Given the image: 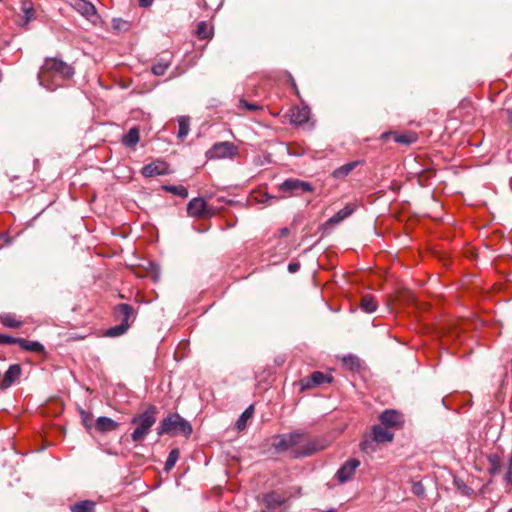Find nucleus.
<instances>
[{"instance_id":"nucleus-1","label":"nucleus","mask_w":512,"mask_h":512,"mask_svg":"<svg viewBox=\"0 0 512 512\" xmlns=\"http://www.w3.org/2000/svg\"><path fill=\"white\" fill-rule=\"evenodd\" d=\"M71 66L55 58L46 59L38 73V81L47 90L54 91L63 85V81L73 76Z\"/></svg>"},{"instance_id":"nucleus-2","label":"nucleus","mask_w":512,"mask_h":512,"mask_svg":"<svg viewBox=\"0 0 512 512\" xmlns=\"http://www.w3.org/2000/svg\"><path fill=\"white\" fill-rule=\"evenodd\" d=\"M157 408L154 405H149L148 408L139 414H136L131 419V424L136 428L131 434L134 442L140 443L148 435L150 428L156 423Z\"/></svg>"},{"instance_id":"nucleus-3","label":"nucleus","mask_w":512,"mask_h":512,"mask_svg":"<svg viewBox=\"0 0 512 512\" xmlns=\"http://www.w3.org/2000/svg\"><path fill=\"white\" fill-rule=\"evenodd\" d=\"M191 424L178 413H170L165 417L159 426L158 435L182 433L186 437L192 434Z\"/></svg>"},{"instance_id":"nucleus-4","label":"nucleus","mask_w":512,"mask_h":512,"mask_svg":"<svg viewBox=\"0 0 512 512\" xmlns=\"http://www.w3.org/2000/svg\"><path fill=\"white\" fill-rule=\"evenodd\" d=\"M207 154L210 158H233L238 154V148L232 142L223 141L215 143Z\"/></svg>"},{"instance_id":"nucleus-5","label":"nucleus","mask_w":512,"mask_h":512,"mask_svg":"<svg viewBox=\"0 0 512 512\" xmlns=\"http://www.w3.org/2000/svg\"><path fill=\"white\" fill-rule=\"evenodd\" d=\"M302 444V446L294 450L295 457L311 456L312 454L322 451L327 447V444L319 438L308 439L306 437V440Z\"/></svg>"},{"instance_id":"nucleus-6","label":"nucleus","mask_w":512,"mask_h":512,"mask_svg":"<svg viewBox=\"0 0 512 512\" xmlns=\"http://www.w3.org/2000/svg\"><path fill=\"white\" fill-rule=\"evenodd\" d=\"M187 213L194 218H206L213 215V211L207 207L206 201L200 197L190 200L187 205Z\"/></svg>"},{"instance_id":"nucleus-7","label":"nucleus","mask_w":512,"mask_h":512,"mask_svg":"<svg viewBox=\"0 0 512 512\" xmlns=\"http://www.w3.org/2000/svg\"><path fill=\"white\" fill-rule=\"evenodd\" d=\"M280 190L283 192H288L291 195H297L298 192L308 193L313 192V186L306 181H302L299 179H287L280 186Z\"/></svg>"},{"instance_id":"nucleus-8","label":"nucleus","mask_w":512,"mask_h":512,"mask_svg":"<svg viewBox=\"0 0 512 512\" xmlns=\"http://www.w3.org/2000/svg\"><path fill=\"white\" fill-rule=\"evenodd\" d=\"M114 317L120 324L126 323V327L129 328L130 321L135 319V310L129 304L121 303L115 306Z\"/></svg>"},{"instance_id":"nucleus-9","label":"nucleus","mask_w":512,"mask_h":512,"mask_svg":"<svg viewBox=\"0 0 512 512\" xmlns=\"http://www.w3.org/2000/svg\"><path fill=\"white\" fill-rule=\"evenodd\" d=\"M324 382L331 383L332 377L320 371H315L311 374L310 377L301 380V388L302 390L312 389L314 387L321 385Z\"/></svg>"},{"instance_id":"nucleus-10","label":"nucleus","mask_w":512,"mask_h":512,"mask_svg":"<svg viewBox=\"0 0 512 512\" xmlns=\"http://www.w3.org/2000/svg\"><path fill=\"white\" fill-rule=\"evenodd\" d=\"M360 461L357 459H349L337 471V478L341 483H345L352 479L356 469L359 467Z\"/></svg>"},{"instance_id":"nucleus-11","label":"nucleus","mask_w":512,"mask_h":512,"mask_svg":"<svg viewBox=\"0 0 512 512\" xmlns=\"http://www.w3.org/2000/svg\"><path fill=\"white\" fill-rule=\"evenodd\" d=\"M379 420L387 428L400 427L403 424V415L396 410H385Z\"/></svg>"},{"instance_id":"nucleus-12","label":"nucleus","mask_w":512,"mask_h":512,"mask_svg":"<svg viewBox=\"0 0 512 512\" xmlns=\"http://www.w3.org/2000/svg\"><path fill=\"white\" fill-rule=\"evenodd\" d=\"M390 137H392L396 143L403 144L406 146H408L412 143H415L417 141V135L414 132H407V133H402V134H399V133L393 132V131L384 132L381 134L380 138L383 141H386Z\"/></svg>"},{"instance_id":"nucleus-13","label":"nucleus","mask_w":512,"mask_h":512,"mask_svg":"<svg viewBox=\"0 0 512 512\" xmlns=\"http://www.w3.org/2000/svg\"><path fill=\"white\" fill-rule=\"evenodd\" d=\"M21 372L22 369L19 364L11 365L0 382V389L5 390L9 388L21 376Z\"/></svg>"},{"instance_id":"nucleus-14","label":"nucleus","mask_w":512,"mask_h":512,"mask_svg":"<svg viewBox=\"0 0 512 512\" xmlns=\"http://www.w3.org/2000/svg\"><path fill=\"white\" fill-rule=\"evenodd\" d=\"M168 173V165L163 161H155L145 165L142 168V174L145 177H154L158 175H165Z\"/></svg>"},{"instance_id":"nucleus-15","label":"nucleus","mask_w":512,"mask_h":512,"mask_svg":"<svg viewBox=\"0 0 512 512\" xmlns=\"http://www.w3.org/2000/svg\"><path fill=\"white\" fill-rule=\"evenodd\" d=\"M310 119V109L307 106L293 107L290 111V122L295 125H303Z\"/></svg>"},{"instance_id":"nucleus-16","label":"nucleus","mask_w":512,"mask_h":512,"mask_svg":"<svg viewBox=\"0 0 512 512\" xmlns=\"http://www.w3.org/2000/svg\"><path fill=\"white\" fill-rule=\"evenodd\" d=\"M355 210H356V206L352 203H348V204H346V206L343 209L339 210L334 216L329 218L325 222V225L333 226V225L339 224L340 222H342L343 220L348 218L350 215H352Z\"/></svg>"},{"instance_id":"nucleus-17","label":"nucleus","mask_w":512,"mask_h":512,"mask_svg":"<svg viewBox=\"0 0 512 512\" xmlns=\"http://www.w3.org/2000/svg\"><path fill=\"white\" fill-rule=\"evenodd\" d=\"M371 436L376 443L391 442L394 438V434L390 432L389 428L383 427L382 425H374L372 427Z\"/></svg>"},{"instance_id":"nucleus-18","label":"nucleus","mask_w":512,"mask_h":512,"mask_svg":"<svg viewBox=\"0 0 512 512\" xmlns=\"http://www.w3.org/2000/svg\"><path fill=\"white\" fill-rule=\"evenodd\" d=\"M94 427L100 433H107L118 429L119 423L109 417L101 416L96 419Z\"/></svg>"},{"instance_id":"nucleus-19","label":"nucleus","mask_w":512,"mask_h":512,"mask_svg":"<svg viewBox=\"0 0 512 512\" xmlns=\"http://www.w3.org/2000/svg\"><path fill=\"white\" fill-rule=\"evenodd\" d=\"M71 6L87 18L96 14L94 5L86 0H71Z\"/></svg>"},{"instance_id":"nucleus-20","label":"nucleus","mask_w":512,"mask_h":512,"mask_svg":"<svg viewBox=\"0 0 512 512\" xmlns=\"http://www.w3.org/2000/svg\"><path fill=\"white\" fill-rule=\"evenodd\" d=\"M253 414L254 406L250 405L245 409V411L240 415V417L236 421L234 426L235 430H237L238 432L244 431L246 429L248 420L252 418Z\"/></svg>"},{"instance_id":"nucleus-21","label":"nucleus","mask_w":512,"mask_h":512,"mask_svg":"<svg viewBox=\"0 0 512 512\" xmlns=\"http://www.w3.org/2000/svg\"><path fill=\"white\" fill-rule=\"evenodd\" d=\"M263 501L266 504L267 509L270 510L281 506L285 502V499L280 494L271 492L264 495Z\"/></svg>"},{"instance_id":"nucleus-22","label":"nucleus","mask_w":512,"mask_h":512,"mask_svg":"<svg viewBox=\"0 0 512 512\" xmlns=\"http://www.w3.org/2000/svg\"><path fill=\"white\" fill-rule=\"evenodd\" d=\"M272 447L277 453H281L291 448V445L287 439V436L282 434L273 437Z\"/></svg>"},{"instance_id":"nucleus-23","label":"nucleus","mask_w":512,"mask_h":512,"mask_svg":"<svg viewBox=\"0 0 512 512\" xmlns=\"http://www.w3.org/2000/svg\"><path fill=\"white\" fill-rule=\"evenodd\" d=\"M19 346L27 351L35 352V353H43L45 351L44 346L38 341H29L21 338Z\"/></svg>"},{"instance_id":"nucleus-24","label":"nucleus","mask_w":512,"mask_h":512,"mask_svg":"<svg viewBox=\"0 0 512 512\" xmlns=\"http://www.w3.org/2000/svg\"><path fill=\"white\" fill-rule=\"evenodd\" d=\"M72 512H95V503L90 500H83L71 505Z\"/></svg>"},{"instance_id":"nucleus-25","label":"nucleus","mask_w":512,"mask_h":512,"mask_svg":"<svg viewBox=\"0 0 512 512\" xmlns=\"http://www.w3.org/2000/svg\"><path fill=\"white\" fill-rule=\"evenodd\" d=\"M178 125H179V130H178L177 137L180 140H184V138L188 135L189 130H190V128H189L190 127V118L188 116L179 117Z\"/></svg>"},{"instance_id":"nucleus-26","label":"nucleus","mask_w":512,"mask_h":512,"mask_svg":"<svg viewBox=\"0 0 512 512\" xmlns=\"http://www.w3.org/2000/svg\"><path fill=\"white\" fill-rule=\"evenodd\" d=\"M139 142V130L137 127H132L128 133L123 137V143L127 147H134Z\"/></svg>"},{"instance_id":"nucleus-27","label":"nucleus","mask_w":512,"mask_h":512,"mask_svg":"<svg viewBox=\"0 0 512 512\" xmlns=\"http://www.w3.org/2000/svg\"><path fill=\"white\" fill-rule=\"evenodd\" d=\"M1 323L8 328H19L22 326L23 322L17 320L16 317L10 313H5L0 315Z\"/></svg>"},{"instance_id":"nucleus-28","label":"nucleus","mask_w":512,"mask_h":512,"mask_svg":"<svg viewBox=\"0 0 512 512\" xmlns=\"http://www.w3.org/2000/svg\"><path fill=\"white\" fill-rule=\"evenodd\" d=\"M357 162H350L342 165L341 167L335 169L332 173L334 178H344L346 177L356 166Z\"/></svg>"},{"instance_id":"nucleus-29","label":"nucleus","mask_w":512,"mask_h":512,"mask_svg":"<svg viewBox=\"0 0 512 512\" xmlns=\"http://www.w3.org/2000/svg\"><path fill=\"white\" fill-rule=\"evenodd\" d=\"M162 189L172 193L173 195L179 196L181 198H187L188 197V190L183 185H164L162 186Z\"/></svg>"},{"instance_id":"nucleus-30","label":"nucleus","mask_w":512,"mask_h":512,"mask_svg":"<svg viewBox=\"0 0 512 512\" xmlns=\"http://www.w3.org/2000/svg\"><path fill=\"white\" fill-rule=\"evenodd\" d=\"M488 463H489L488 471L491 475H496L500 472L501 461H500V457L497 454H490L488 456Z\"/></svg>"},{"instance_id":"nucleus-31","label":"nucleus","mask_w":512,"mask_h":512,"mask_svg":"<svg viewBox=\"0 0 512 512\" xmlns=\"http://www.w3.org/2000/svg\"><path fill=\"white\" fill-rule=\"evenodd\" d=\"M21 12L24 15L22 25H26L34 17V9L32 3L24 1L21 5Z\"/></svg>"},{"instance_id":"nucleus-32","label":"nucleus","mask_w":512,"mask_h":512,"mask_svg":"<svg viewBox=\"0 0 512 512\" xmlns=\"http://www.w3.org/2000/svg\"><path fill=\"white\" fill-rule=\"evenodd\" d=\"M360 306L365 312L372 313L376 310L377 303L373 297L363 296L360 301Z\"/></svg>"},{"instance_id":"nucleus-33","label":"nucleus","mask_w":512,"mask_h":512,"mask_svg":"<svg viewBox=\"0 0 512 512\" xmlns=\"http://www.w3.org/2000/svg\"><path fill=\"white\" fill-rule=\"evenodd\" d=\"M291 447L301 445L306 440V434L303 432H292L285 434Z\"/></svg>"},{"instance_id":"nucleus-34","label":"nucleus","mask_w":512,"mask_h":512,"mask_svg":"<svg viewBox=\"0 0 512 512\" xmlns=\"http://www.w3.org/2000/svg\"><path fill=\"white\" fill-rule=\"evenodd\" d=\"M196 35L199 39H208L212 36V28L209 27L206 22L202 21L197 26Z\"/></svg>"},{"instance_id":"nucleus-35","label":"nucleus","mask_w":512,"mask_h":512,"mask_svg":"<svg viewBox=\"0 0 512 512\" xmlns=\"http://www.w3.org/2000/svg\"><path fill=\"white\" fill-rule=\"evenodd\" d=\"M179 455H180V452H179V449H177V448L172 449L170 451L168 458L165 462V466H164V470L166 472L170 471L175 466L176 462L179 459Z\"/></svg>"},{"instance_id":"nucleus-36","label":"nucleus","mask_w":512,"mask_h":512,"mask_svg":"<svg viewBox=\"0 0 512 512\" xmlns=\"http://www.w3.org/2000/svg\"><path fill=\"white\" fill-rule=\"evenodd\" d=\"M360 448L365 453H373L376 451V441L370 435L369 437H365L363 441L360 443Z\"/></svg>"},{"instance_id":"nucleus-37","label":"nucleus","mask_w":512,"mask_h":512,"mask_svg":"<svg viewBox=\"0 0 512 512\" xmlns=\"http://www.w3.org/2000/svg\"><path fill=\"white\" fill-rule=\"evenodd\" d=\"M112 28L116 32H126L130 29V23L121 18L112 19Z\"/></svg>"},{"instance_id":"nucleus-38","label":"nucleus","mask_w":512,"mask_h":512,"mask_svg":"<svg viewBox=\"0 0 512 512\" xmlns=\"http://www.w3.org/2000/svg\"><path fill=\"white\" fill-rule=\"evenodd\" d=\"M79 413L81 416L82 424L87 429V431L90 432L91 429L93 428V415L83 409H79Z\"/></svg>"},{"instance_id":"nucleus-39","label":"nucleus","mask_w":512,"mask_h":512,"mask_svg":"<svg viewBox=\"0 0 512 512\" xmlns=\"http://www.w3.org/2000/svg\"><path fill=\"white\" fill-rule=\"evenodd\" d=\"M127 330H128V328L126 327V323L118 324L114 327L109 328L106 331L105 335L108 337H117V336L123 335Z\"/></svg>"},{"instance_id":"nucleus-40","label":"nucleus","mask_w":512,"mask_h":512,"mask_svg":"<svg viewBox=\"0 0 512 512\" xmlns=\"http://www.w3.org/2000/svg\"><path fill=\"white\" fill-rule=\"evenodd\" d=\"M169 66V62L160 60L152 66V72L157 76H162L165 74Z\"/></svg>"},{"instance_id":"nucleus-41","label":"nucleus","mask_w":512,"mask_h":512,"mask_svg":"<svg viewBox=\"0 0 512 512\" xmlns=\"http://www.w3.org/2000/svg\"><path fill=\"white\" fill-rule=\"evenodd\" d=\"M343 362L351 370H356V369L360 368V359L356 356L350 355V356L344 357Z\"/></svg>"},{"instance_id":"nucleus-42","label":"nucleus","mask_w":512,"mask_h":512,"mask_svg":"<svg viewBox=\"0 0 512 512\" xmlns=\"http://www.w3.org/2000/svg\"><path fill=\"white\" fill-rule=\"evenodd\" d=\"M254 198L258 201V202H261V203H266V202H270L271 200H276L277 197L275 196H272L266 192H256L255 193V196Z\"/></svg>"},{"instance_id":"nucleus-43","label":"nucleus","mask_w":512,"mask_h":512,"mask_svg":"<svg viewBox=\"0 0 512 512\" xmlns=\"http://www.w3.org/2000/svg\"><path fill=\"white\" fill-rule=\"evenodd\" d=\"M202 2L205 8L217 10L221 7L223 0H202Z\"/></svg>"},{"instance_id":"nucleus-44","label":"nucleus","mask_w":512,"mask_h":512,"mask_svg":"<svg viewBox=\"0 0 512 512\" xmlns=\"http://www.w3.org/2000/svg\"><path fill=\"white\" fill-rule=\"evenodd\" d=\"M411 491L418 497L423 496L425 493L424 486L421 482H412Z\"/></svg>"},{"instance_id":"nucleus-45","label":"nucleus","mask_w":512,"mask_h":512,"mask_svg":"<svg viewBox=\"0 0 512 512\" xmlns=\"http://www.w3.org/2000/svg\"><path fill=\"white\" fill-rule=\"evenodd\" d=\"M21 338L0 334V344H19Z\"/></svg>"},{"instance_id":"nucleus-46","label":"nucleus","mask_w":512,"mask_h":512,"mask_svg":"<svg viewBox=\"0 0 512 512\" xmlns=\"http://www.w3.org/2000/svg\"><path fill=\"white\" fill-rule=\"evenodd\" d=\"M239 103H240L241 107H244V108H246L247 110H250V111H256V110L260 109V107L258 105L252 104V103H248L244 99H241Z\"/></svg>"},{"instance_id":"nucleus-47","label":"nucleus","mask_w":512,"mask_h":512,"mask_svg":"<svg viewBox=\"0 0 512 512\" xmlns=\"http://www.w3.org/2000/svg\"><path fill=\"white\" fill-rule=\"evenodd\" d=\"M505 480L508 483H512V455L509 458V465H508L507 471L505 473Z\"/></svg>"},{"instance_id":"nucleus-48","label":"nucleus","mask_w":512,"mask_h":512,"mask_svg":"<svg viewBox=\"0 0 512 512\" xmlns=\"http://www.w3.org/2000/svg\"><path fill=\"white\" fill-rule=\"evenodd\" d=\"M435 174V171L432 169L424 170L420 173V179L427 180Z\"/></svg>"},{"instance_id":"nucleus-49","label":"nucleus","mask_w":512,"mask_h":512,"mask_svg":"<svg viewBox=\"0 0 512 512\" xmlns=\"http://www.w3.org/2000/svg\"><path fill=\"white\" fill-rule=\"evenodd\" d=\"M299 268H300V265H299L298 263H290V264L288 265V270H289V272H291V273L296 272Z\"/></svg>"},{"instance_id":"nucleus-50","label":"nucleus","mask_w":512,"mask_h":512,"mask_svg":"<svg viewBox=\"0 0 512 512\" xmlns=\"http://www.w3.org/2000/svg\"><path fill=\"white\" fill-rule=\"evenodd\" d=\"M141 7H149L152 5L153 0H138Z\"/></svg>"},{"instance_id":"nucleus-51","label":"nucleus","mask_w":512,"mask_h":512,"mask_svg":"<svg viewBox=\"0 0 512 512\" xmlns=\"http://www.w3.org/2000/svg\"><path fill=\"white\" fill-rule=\"evenodd\" d=\"M506 114H507L509 125L512 128V109H507Z\"/></svg>"},{"instance_id":"nucleus-52","label":"nucleus","mask_w":512,"mask_h":512,"mask_svg":"<svg viewBox=\"0 0 512 512\" xmlns=\"http://www.w3.org/2000/svg\"><path fill=\"white\" fill-rule=\"evenodd\" d=\"M287 233H288V229L287 228L282 229V234H287Z\"/></svg>"},{"instance_id":"nucleus-53","label":"nucleus","mask_w":512,"mask_h":512,"mask_svg":"<svg viewBox=\"0 0 512 512\" xmlns=\"http://www.w3.org/2000/svg\"><path fill=\"white\" fill-rule=\"evenodd\" d=\"M325 512H337V511H336V509L331 508V509H329V510H327Z\"/></svg>"}]
</instances>
